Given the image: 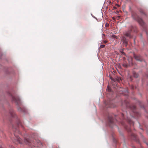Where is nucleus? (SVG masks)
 <instances>
[{
    "mask_svg": "<svg viewBox=\"0 0 148 148\" xmlns=\"http://www.w3.org/2000/svg\"><path fill=\"white\" fill-rule=\"evenodd\" d=\"M132 16L134 19L138 21L141 25L143 26L144 25V23L142 19L139 17L136 13L132 12Z\"/></svg>",
    "mask_w": 148,
    "mask_h": 148,
    "instance_id": "f257e3e1",
    "label": "nucleus"
},
{
    "mask_svg": "<svg viewBox=\"0 0 148 148\" xmlns=\"http://www.w3.org/2000/svg\"><path fill=\"white\" fill-rule=\"evenodd\" d=\"M133 28V27L132 26H131L130 27V29L126 32L124 33V35L127 37L132 38V36H131V34Z\"/></svg>",
    "mask_w": 148,
    "mask_h": 148,
    "instance_id": "f03ea898",
    "label": "nucleus"
},
{
    "mask_svg": "<svg viewBox=\"0 0 148 148\" xmlns=\"http://www.w3.org/2000/svg\"><path fill=\"white\" fill-rule=\"evenodd\" d=\"M134 58L135 59L138 61H142L143 60V59L142 57L140 55H134Z\"/></svg>",
    "mask_w": 148,
    "mask_h": 148,
    "instance_id": "7ed1b4c3",
    "label": "nucleus"
},
{
    "mask_svg": "<svg viewBox=\"0 0 148 148\" xmlns=\"http://www.w3.org/2000/svg\"><path fill=\"white\" fill-rule=\"evenodd\" d=\"M121 41L125 45V46L126 47L127 44L128 42L126 38L123 36L121 38Z\"/></svg>",
    "mask_w": 148,
    "mask_h": 148,
    "instance_id": "20e7f679",
    "label": "nucleus"
},
{
    "mask_svg": "<svg viewBox=\"0 0 148 148\" xmlns=\"http://www.w3.org/2000/svg\"><path fill=\"white\" fill-rule=\"evenodd\" d=\"M127 79L129 81H132V77L130 75L128 74L127 76Z\"/></svg>",
    "mask_w": 148,
    "mask_h": 148,
    "instance_id": "39448f33",
    "label": "nucleus"
},
{
    "mask_svg": "<svg viewBox=\"0 0 148 148\" xmlns=\"http://www.w3.org/2000/svg\"><path fill=\"white\" fill-rule=\"evenodd\" d=\"M133 74L134 77L137 78L138 76V74L134 72H133Z\"/></svg>",
    "mask_w": 148,
    "mask_h": 148,
    "instance_id": "423d86ee",
    "label": "nucleus"
},
{
    "mask_svg": "<svg viewBox=\"0 0 148 148\" xmlns=\"http://www.w3.org/2000/svg\"><path fill=\"white\" fill-rule=\"evenodd\" d=\"M120 89H121V90H119V91L120 92H123V93L126 92L127 91V90H126V91H125L124 90V89H123V88H121Z\"/></svg>",
    "mask_w": 148,
    "mask_h": 148,
    "instance_id": "0eeeda50",
    "label": "nucleus"
},
{
    "mask_svg": "<svg viewBox=\"0 0 148 148\" xmlns=\"http://www.w3.org/2000/svg\"><path fill=\"white\" fill-rule=\"evenodd\" d=\"M107 90H108V92H111V89L110 87L109 86H108L107 88Z\"/></svg>",
    "mask_w": 148,
    "mask_h": 148,
    "instance_id": "6e6552de",
    "label": "nucleus"
},
{
    "mask_svg": "<svg viewBox=\"0 0 148 148\" xmlns=\"http://www.w3.org/2000/svg\"><path fill=\"white\" fill-rule=\"evenodd\" d=\"M105 45H101L100 46V48H103L105 47Z\"/></svg>",
    "mask_w": 148,
    "mask_h": 148,
    "instance_id": "1a4fd4ad",
    "label": "nucleus"
},
{
    "mask_svg": "<svg viewBox=\"0 0 148 148\" xmlns=\"http://www.w3.org/2000/svg\"><path fill=\"white\" fill-rule=\"evenodd\" d=\"M140 12L142 13H144L143 11L142 10H140Z\"/></svg>",
    "mask_w": 148,
    "mask_h": 148,
    "instance_id": "9d476101",
    "label": "nucleus"
},
{
    "mask_svg": "<svg viewBox=\"0 0 148 148\" xmlns=\"http://www.w3.org/2000/svg\"><path fill=\"white\" fill-rule=\"evenodd\" d=\"M123 65L125 67H127V65L125 64H123Z\"/></svg>",
    "mask_w": 148,
    "mask_h": 148,
    "instance_id": "9b49d317",
    "label": "nucleus"
},
{
    "mask_svg": "<svg viewBox=\"0 0 148 148\" xmlns=\"http://www.w3.org/2000/svg\"><path fill=\"white\" fill-rule=\"evenodd\" d=\"M107 41H106V40H104V41H103V42L104 43H107Z\"/></svg>",
    "mask_w": 148,
    "mask_h": 148,
    "instance_id": "f8f14e48",
    "label": "nucleus"
},
{
    "mask_svg": "<svg viewBox=\"0 0 148 148\" xmlns=\"http://www.w3.org/2000/svg\"><path fill=\"white\" fill-rule=\"evenodd\" d=\"M132 88L133 89H134V87L133 86H132Z\"/></svg>",
    "mask_w": 148,
    "mask_h": 148,
    "instance_id": "ddd939ff",
    "label": "nucleus"
},
{
    "mask_svg": "<svg viewBox=\"0 0 148 148\" xmlns=\"http://www.w3.org/2000/svg\"><path fill=\"white\" fill-rule=\"evenodd\" d=\"M132 58H130V62H132Z\"/></svg>",
    "mask_w": 148,
    "mask_h": 148,
    "instance_id": "4468645a",
    "label": "nucleus"
},
{
    "mask_svg": "<svg viewBox=\"0 0 148 148\" xmlns=\"http://www.w3.org/2000/svg\"><path fill=\"white\" fill-rule=\"evenodd\" d=\"M146 76L148 78V75H146Z\"/></svg>",
    "mask_w": 148,
    "mask_h": 148,
    "instance_id": "2eb2a0df",
    "label": "nucleus"
},
{
    "mask_svg": "<svg viewBox=\"0 0 148 148\" xmlns=\"http://www.w3.org/2000/svg\"><path fill=\"white\" fill-rule=\"evenodd\" d=\"M19 141H20V140H21V139L20 138L18 139Z\"/></svg>",
    "mask_w": 148,
    "mask_h": 148,
    "instance_id": "dca6fc26",
    "label": "nucleus"
},
{
    "mask_svg": "<svg viewBox=\"0 0 148 148\" xmlns=\"http://www.w3.org/2000/svg\"><path fill=\"white\" fill-rule=\"evenodd\" d=\"M19 143H21V142H19Z\"/></svg>",
    "mask_w": 148,
    "mask_h": 148,
    "instance_id": "f3484780",
    "label": "nucleus"
},
{
    "mask_svg": "<svg viewBox=\"0 0 148 148\" xmlns=\"http://www.w3.org/2000/svg\"><path fill=\"white\" fill-rule=\"evenodd\" d=\"M39 144H41V143H39Z\"/></svg>",
    "mask_w": 148,
    "mask_h": 148,
    "instance_id": "a211bd4d",
    "label": "nucleus"
}]
</instances>
